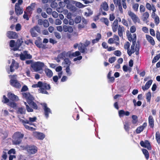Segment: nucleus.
I'll return each instance as SVG.
<instances>
[{
	"mask_svg": "<svg viewBox=\"0 0 160 160\" xmlns=\"http://www.w3.org/2000/svg\"><path fill=\"white\" fill-rule=\"evenodd\" d=\"M67 53L65 52H63L58 54L57 56L58 59H64L65 58Z\"/></svg>",
	"mask_w": 160,
	"mask_h": 160,
	"instance_id": "c756f323",
	"label": "nucleus"
},
{
	"mask_svg": "<svg viewBox=\"0 0 160 160\" xmlns=\"http://www.w3.org/2000/svg\"><path fill=\"white\" fill-rule=\"evenodd\" d=\"M124 30V27L119 25L118 28V33L119 36L121 37L123 36V31Z\"/></svg>",
	"mask_w": 160,
	"mask_h": 160,
	"instance_id": "a878e982",
	"label": "nucleus"
},
{
	"mask_svg": "<svg viewBox=\"0 0 160 160\" xmlns=\"http://www.w3.org/2000/svg\"><path fill=\"white\" fill-rule=\"evenodd\" d=\"M22 94L23 98H25L27 102L33 109L37 110L38 107L36 103L34 102V97L29 92H22Z\"/></svg>",
	"mask_w": 160,
	"mask_h": 160,
	"instance_id": "f03ea898",
	"label": "nucleus"
},
{
	"mask_svg": "<svg viewBox=\"0 0 160 160\" xmlns=\"http://www.w3.org/2000/svg\"><path fill=\"white\" fill-rule=\"evenodd\" d=\"M43 24L44 27H48L49 26V23L47 19H45L43 21Z\"/></svg>",
	"mask_w": 160,
	"mask_h": 160,
	"instance_id": "09e8293b",
	"label": "nucleus"
},
{
	"mask_svg": "<svg viewBox=\"0 0 160 160\" xmlns=\"http://www.w3.org/2000/svg\"><path fill=\"white\" fill-rule=\"evenodd\" d=\"M24 134L19 132H15L12 136V143L14 145H18L22 142Z\"/></svg>",
	"mask_w": 160,
	"mask_h": 160,
	"instance_id": "20e7f679",
	"label": "nucleus"
},
{
	"mask_svg": "<svg viewBox=\"0 0 160 160\" xmlns=\"http://www.w3.org/2000/svg\"><path fill=\"white\" fill-rule=\"evenodd\" d=\"M90 42L88 40H86L85 43H80V45L78 46V50L82 53H87L88 50L86 48L90 44Z\"/></svg>",
	"mask_w": 160,
	"mask_h": 160,
	"instance_id": "423d86ee",
	"label": "nucleus"
},
{
	"mask_svg": "<svg viewBox=\"0 0 160 160\" xmlns=\"http://www.w3.org/2000/svg\"><path fill=\"white\" fill-rule=\"evenodd\" d=\"M58 6L57 3L54 1L52 2L51 4V6L52 8H55L57 7Z\"/></svg>",
	"mask_w": 160,
	"mask_h": 160,
	"instance_id": "864d4df0",
	"label": "nucleus"
},
{
	"mask_svg": "<svg viewBox=\"0 0 160 160\" xmlns=\"http://www.w3.org/2000/svg\"><path fill=\"white\" fill-rule=\"evenodd\" d=\"M144 129L141 126L138 127L136 130L137 134H139L142 132Z\"/></svg>",
	"mask_w": 160,
	"mask_h": 160,
	"instance_id": "c03bdc74",
	"label": "nucleus"
},
{
	"mask_svg": "<svg viewBox=\"0 0 160 160\" xmlns=\"http://www.w3.org/2000/svg\"><path fill=\"white\" fill-rule=\"evenodd\" d=\"M156 139L158 143H160V133L159 131H157L156 133Z\"/></svg>",
	"mask_w": 160,
	"mask_h": 160,
	"instance_id": "e433bc0d",
	"label": "nucleus"
},
{
	"mask_svg": "<svg viewBox=\"0 0 160 160\" xmlns=\"http://www.w3.org/2000/svg\"><path fill=\"white\" fill-rule=\"evenodd\" d=\"M7 152L3 151L2 152V158L4 160H6L7 158Z\"/></svg>",
	"mask_w": 160,
	"mask_h": 160,
	"instance_id": "5fc2aeb1",
	"label": "nucleus"
},
{
	"mask_svg": "<svg viewBox=\"0 0 160 160\" xmlns=\"http://www.w3.org/2000/svg\"><path fill=\"white\" fill-rule=\"evenodd\" d=\"M3 99L4 100H2V102L3 103H6L9 102V99L7 98L5 95L3 96Z\"/></svg>",
	"mask_w": 160,
	"mask_h": 160,
	"instance_id": "3c124183",
	"label": "nucleus"
},
{
	"mask_svg": "<svg viewBox=\"0 0 160 160\" xmlns=\"http://www.w3.org/2000/svg\"><path fill=\"white\" fill-rule=\"evenodd\" d=\"M146 38L148 42L152 45L154 46L155 44V42L153 38L149 35L146 34Z\"/></svg>",
	"mask_w": 160,
	"mask_h": 160,
	"instance_id": "5701e85b",
	"label": "nucleus"
},
{
	"mask_svg": "<svg viewBox=\"0 0 160 160\" xmlns=\"http://www.w3.org/2000/svg\"><path fill=\"white\" fill-rule=\"evenodd\" d=\"M100 20L106 26H108L109 25V22L108 18H102Z\"/></svg>",
	"mask_w": 160,
	"mask_h": 160,
	"instance_id": "473e14b6",
	"label": "nucleus"
},
{
	"mask_svg": "<svg viewBox=\"0 0 160 160\" xmlns=\"http://www.w3.org/2000/svg\"><path fill=\"white\" fill-rule=\"evenodd\" d=\"M140 144L142 147L146 148L148 150H151L152 149L150 143L148 140H145L144 142L143 141H141Z\"/></svg>",
	"mask_w": 160,
	"mask_h": 160,
	"instance_id": "9b49d317",
	"label": "nucleus"
},
{
	"mask_svg": "<svg viewBox=\"0 0 160 160\" xmlns=\"http://www.w3.org/2000/svg\"><path fill=\"white\" fill-rule=\"evenodd\" d=\"M128 14L134 23H136L137 22H140V19L133 12L131 11H129Z\"/></svg>",
	"mask_w": 160,
	"mask_h": 160,
	"instance_id": "ddd939ff",
	"label": "nucleus"
},
{
	"mask_svg": "<svg viewBox=\"0 0 160 160\" xmlns=\"http://www.w3.org/2000/svg\"><path fill=\"white\" fill-rule=\"evenodd\" d=\"M115 18V17L114 13L110 14L109 19L111 21H112L114 20Z\"/></svg>",
	"mask_w": 160,
	"mask_h": 160,
	"instance_id": "052dcab7",
	"label": "nucleus"
},
{
	"mask_svg": "<svg viewBox=\"0 0 160 160\" xmlns=\"http://www.w3.org/2000/svg\"><path fill=\"white\" fill-rule=\"evenodd\" d=\"M139 4L138 3H135L132 6V8L135 11H137L138 9Z\"/></svg>",
	"mask_w": 160,
	"mask_h": 160,
	"instance_id": "4d7b16f0",
	"label": "nucleus"
},
{
	"mask_svg": "<svg viewBox=\"0 0 160 160\" xmlns=\"http://www.w3.org/2000/svg\"><path fill=\"white\" fill-rule=\"evenodd\" d=\"M44 65L43 63L37 62L32 64L31 66L34 71L37 72L41 70Z\"/></svg>",
	"mask_w": 160,
	"mask_h": 160,
	"instance_id": "6e6552de",
	"label": "nucleus"
},
{
	"mask_svg": "<svg viewBox=\"0 0 160 160\" xmlns=\"http://www.w3.org/2000/svg\"><path fill=\"white\" fill-rule=\"evenodd\" d=\"M128 40L131 42L132 41V44L131 46V49L128 50L127 53L129 56H131L132 54L135 52L136 55H138L139 53V51L140 48L139 41H138L136 43L137 40V36L135 33L132 34V37L131 33H129L128 34L127 33Z\"/></svg>",
	"mask_w": 160,
	"mask_h": 160,
	"instance_id": "f257e3e1",
	"label": "nucleus"
},
{
	"mask_svg": "<svg viewBox=\"0 0 160 160\" xmlns=\"http://www.w3.org/2000/svg\"><path fill=\"white\" fill-rule=\"evenodd\" d=\"M132 122L133 124H136L137 123L138 121V117L135 115H133L132 116Z\"/></svg>",
	"mask_w": 160,
	"mask_h": 160,
	"instance_id": "72a5a7b5",
	"label": "nucleus"
},
{
	"mask_svg": "<svg viewBox=\"0 0 160 160\" xmlns=\"http://www.w3.org/2000/svg\"><path fill=\"white\" fill-rule=\"evenodd\" d=\"M28 119L29 120L27 119L23 120L20 119V121L22 122L24 127L26 129L31 131H35L36 129L35 128L32 127H31L26 125V124H29L30 125H34V124L32 123V122L36 121L37 119V118L36 117H34L33 118L29 117Z\"/></svg>",
	"mask_w": 160,
	"mask_h": 160,
	"instance_id": "7ed1b4c3",
	"label": "nucleus"
},
{
	"mask_svg": "<svg viewBox=\"0 0 160 160\" xmlns=\"http://www.w3.org/2000/svg\"><path fill=\"white\" fill-rule=\"evenodd\" d=\"M113 1L114 4L116 7L119 4H121V0H113Z\"/></svg>",
	"mask_w": 160,
	"mask_h": 160,
	"instance_id": "680f3d73",
	"label": "nucleus"
},
{
	"mask_svg": "<svg viewBox=\"0 0 160 160\" xmlns=\"http://www.w3.org/2000/svg\"><path fill=\"white\" fill-rule=\"evenodd\" d=\"M122 22L124 25L126 26L127 27H128V22L125 19L123 18L122 19Z\"/></svg>",
	"mask_w": 160,
	"mask_h": 160,
	"instance_id": "0e129e2a",
	"label": "nucleus"
},
{
	"mask_svg": "<svg viewBox=\"0 0 160 160\" xmlns=\"http://www.w3.org/2000/svg\"><path fill=\"white\" fill-rule=\"evenodd\" d=\"M65 70L68 75H70L71 74L72 72L70 71V66H67V67H66Z\"/></svg>",
	"mask_w": 160,
	"mask_h": 160,
	"instance_id": "8fccbe9b",
	"label": "nucleus"
},
{
	"mask_svg": "<svg viewBox=\"0 0 160 160\" xmlns=\"http://www.w3.org/2000/svg\"><path fill=\"white\" fill-rule=\"evenodd\" d=\"M26 111V110L23 107H21L18 108V113H19L21 114H25Z\"/></svg>",
	"mask_w": 160,
	"mask_h": 160,
	"instance_id": "37998d69",
	"label": "nucleus"
},
{
	"mask_svg": "<svg viewBox=\"0 0 160 160\" xmlns=\"http://www.w3.org/2000/svg\"><path fill=\"white\" fill-rule=\"evenodd\" d=\"M116 60V58L114 57H112L109 58L108 61L110 63H113Z\"/></svg>",
	"mask_w": 160,
	"mask_h": 160,
	"instance_id": "6e6d98bb",
	"label": "nucleus"
},
{
	"mask_svg": "<svg viewBox=\"0 0 160 160\" xmlns=\"http://www.w3.org/2000/svg\"><path fill=\"white\" fill-rule=\"evenodd\" d=\"M81 20V18L80 16L76 17L74 19V22L76 23H78Z\"/></svg>",
	"mask_w": 160,
	"mask_h": 160,
	"instance_id": "de8ad7c7",
	"label": "nucleus"
},
{
	"mask_svg": "<svg viewBox=\"0 0 160 160\" xmlns=\"http://www.w3.org/2000/svg\"><path fill=\"white\" fill-rule=\"evenodd\" d=\"M13 62V64L12 65V66L13 67H15V68L16 69H17L19 68V64L18 63L16 62L13 59L12 60V63Z\"/></svg>",
	"mask_w": 160,
	"mask_h": 160,
	"instance_id": "a18cd8bd",
	"label": "nucleus"
},
{
	"mask_svg": "<svg viewBox=\"0 0 160 160\" xmlns=\"http://www.w3.org/2000/svg\"><path fill=\"white\" fill-rule=\"evenodd\" d=\"M41 39L38 37V40H37L35 41V44L38 48H42L43 49H46L47 48L46 45L43 44L41 41Z\"/></svg>",
	"mask_w": 160,
	"mask_h": 160,
	"instance_id": "f8f14e48",
	"label": "nucleus"
},
{
	"mask_svg": "<svg viewBox=\"0 0 160 160\" xmlns=\"http://www.w3.org/2000/svg\"><path fill=\"white\" fill-rule=\"evenodd\" d=\"M24 103L26 106V109L27 111L28 112H33V110L32 108L30 107L27 104L26 102H24Z\"/></svg>",
	"mask_w": 160,
	"mask_h": 160,
	"instance_id": "a19ab883",
	"label": "nucleus"
},
{
	"mask_svg": "<svg viewBox=\"0 0 160 160\" xmlns=\"http://www.w3.org/2000/svg\"><path fill=\"white\" fill-rule=\"evenodd\" d=\"M114 54L117 56L119 57L121 55V52L119 50H116L114 51Z\"/></svg>",
	"mask_w": 160,
	"mask_h": 160,
	"instance_id": "774afa93",
	"label": "nucleus"
},
{
	"mask_svg": "<svg viewBox=\"0 0 160 160\" xmlns=\"http://www.w3.org/2000/svg\"><path fill=\"white\" fill-rule=\"evenodd\" d=\"M149 17V14L148 12H146L143 13L142 15V19L143 21H146Z\"/></svg>",
	"mask_w": 160,
	"mask_h": 160,
	"instance_id": "cd10ccee",
	"label": "nucleus"
},
{
	"mask_svg": "<svg viewBox=\"0 0 160 160\" xmlns=\"http://www.w3.org/2000/svg\"><path fill=\"white\" fill-rule=\"evenodd\" d=\"M45 72L46 76L49 78H51L53 75V72L52 71L48 68H46Z\"/></svg>",
	"mask_w": 160,
	"mask_h": 160,
	"instance_id": "bb28decb",
	"label": "nucleus"
},
{
	"mask_svg": "<svg viewBox=\"0 0 160 160\" xmlns=\"http://www.w3.org/2000/svg\"><path fill=\"white\" fill-rule=\"evenodd\" d=\"M152 80H150L148 81L145 84L144 86L142 87V89L143 91L148 89L150 87L152 82Z\"/></svg>",
	"mask_w": 160,
	"mask_h": 160,
	"instance_id": "412c9836",
	"label": "nucleus"
},
{
	"mask_svg": "<svg viewBox=\"0 0 160 160\" xmlns=\"http://www.w3.org/2000/svg\"><path fill=\"white\" fill-rule=\"evenodd\" d=\"M145 11V8L144 6L142 5H141L140 7V11L141 12H144Z\"/></svg>",
	"mask_w": 160,
	"mask_h": 160,
	"instance_id": "69168bd1",
	"label": "nucleus"
},
{
	"mask_svg": "<svg viewBox=\"0 0 160 160\" xmlns=\"http://www.w3.org/2000/svg\"><path fill=\"white\" fill-rule=\"evenodd\" d=\"M7 35L10 39H16L18 36L16 32L12 31H8Z\"/></svg>",
	"mask_w": 160,
	"mask_h": 160,
	"instance_id": "2eb2a0df",
	"label": "nucleus"
},
{
	"mask_svg": "<svg viewBox=\"0 0 160 160\" xmlns=\"http://www.w3.org/2000/svg\"><path fill=\"white\" fill-rule=\"evenodd\" d=\"M63 63L66 65V66H64V67H66L67 66H70L71 64V62L68 58H65L64 59V61L63 62Z\"/></svg>",
	"mask_w": 160,
	"mask_h": 160,
	"instance_id": "7c9ffc66",
	"label": "nucleus"
},
{
	"mask_svg": "<svg viewBox=\"0 0 160 160\" xmlns=\"http://www.w3.org/2000/svg\"><path fill=\"white\" fill-rule=\"evenodd\" d=\"M7 96L9 99L12 101H17L19 100L18 97L12 92H8Z\"/></svg>",
	"mask_w": 160,
	"mask_h": 160,
	"instance_id": "dca6fc26",
	"label": "nucleus"
},
{
	"mask_svg": "<svg viewBox=\"0 0 160 160\" xmlns=\"http://www.w3.org/2000/svg\"><path fill=\"white\" fill-rule=\"evenodd\" d=\"M130 46V44L129 42H127L124 45V48L128 50H129V47Z\"/></svg>",
	"mask_w": 160,
	"mask_h": 160,
	"instance_id": "603ef678",
	"label": "nucleus"
},
{
	"mask_svg": "<svg viewBox=\"0 0 160 160\" xmlns=\"http://www.w3.org/2000/svg\"><path fill=\"white\" fill-rule=\"evenodd\" d=\"M124 128L127 132H128L130 128L128 122H125L124 125Z\"/></svg>",
	"mask_w": 160,
	"mask_h": 160,
	"instance_id": "f704fd0d",
	"label": "nucleus"
},
{
	"mask_svg": "<svg viewBox=\"0 0 160 160\" xmlns=\"http://www.w3.org/2000/svg\"><path fill=\"white\" fill-rule=\"evenodd\" d=\"M43 109L44 110V114L45 117L48 118L49 117V113H51V111L50 109L48 108L46 103L43 105Z\"/></svg>",
	"mask_w": 160,
	"mask_h": 160,
	"instance_id": "f3484780",
	"label": "nucleus"
},
{
	"mask_svg": "<svg viewBox=\"0 0 160 160\" xmlns=\"http://www.w3.org/2000/svg\"><path fill=\"white\" fill-rule=\"evenodd\" d=\"M148 123L149 126L151 128H153L154 126V120L152 116H149L148 117Z\"/></svg>",
	"mask_w": 160,
	"mask_h": 160,
	"instance_id": "b1692460",
	"label": "nucleus"
},
{
	"mask_svg": "<svg viewBox=\"0 0 160 160\" xmlns=\"http://www.w3.org/2000/svg\"><path fill=\"white\" fill-rule=\"evenodd\" d=\"M32 58V56L30 54H28L27 51H24L23 53H21L20 54V58L22 60H24L26 59H31Z\"/></svg>",
	"mask_w": 160,
	"mask_h": 160,
	"instance_id": "9d476101",
	"label": "nucleus"
},
{
	"mask_svg": "<svg viewBox=\"0 0 160 160\" xmlns=\"http://www.w3.org/2000/svg\"><path fill=\"white\" fill-rule=\"evenodd\" d=\"M160 58V53L157 54L153 58L152 61V63H155Z\"/></svg>",
	"mask_w": 160,
	"mask_h": 160,
	"instance_id": "4c0bfd02",
	"label": "nucleus"
},
{
	"mask_svg": "<svg viewBox=\"0 0 160 160\" xmlns=\"http://www.w3.org/2000/svg\"><path fill=\"white\" fill-rule=\"evenodd\" d=\"M136 31V28L134 26H132L130 29V32L132 33H133L135 32Z\"/></svg>",
	"mask_w": 160,
	"mask_h": 160,
	"instance_id": "338daca9",
	"label": "nucleus"
},
{
	"mask_svg": "<svg viewBox=\"0 0 160 160\" xmlns=\"http://www.w3.org/2000/svg\"><path fill=\"white\" fill-rule=\"evenodd\" d=\"M21 147L22 150H26L28 153L30 154H34L38 151L37 147L33 145H27L26 146H21Z\"/></svg>",
	"mask_w": 160,
	"mask_h": 160,
	"instance_id": "39448f33",
	"label": "nucleus"
},
{
	"mask_svg": "<svg viewBox=\"0 0 160 160\" xmlns=\"http://www.w3.org/2000/svg\"><path fill=\"white\" fill-rule=\"evenodd\" d=\"M42 82L39 81L38 82L37 84H33L32 86V87L33 88H41V87Z\"/></svg>",
	"mask_w": 160,
	"mask_h": 160,
	"instance_id": "79ce46f5",
	"label": "nucleus"
},
{
	"mask_svg": "<svg viewBox=\"0 0 160 160\" xmlns=\"http://www.w3.org/2000/svg\"><path fill=\"white\" fill-rule=\"evenodd\" d=\"M15 11L16 14L19 16L22 14L23 13L22 8L20 7V6H18L16 5L15 6Z\"/></svg>",
	"mask_w": 160,
	"mask_h": 160,
	"instance_id": "a211bd4d",
	"label": "nucleus"
},
{
	"mask_svg": "<svg viewBox=\"0 0 160 160\" xmlns=\"http://www.w3.org/2000/svg\"><path fill=\"white\" fill-rule=\"evenodd\" d=\"M2 134L3 135L2 138L3 139H5L8 136V132L7 130H5L2 132Z\"/></svg>",
	"mask_w": 160,
	"mask_h": 160,
	"instance_id": "ea45409f",
	"label": "nucleus"
},
{
	"mask_svg": "<svg viewBox=\"0 0 160 160\" xmlns=\"http://www.w3.org/2000/svg\"><path fill=\"white\" fill-rule=\"evenodd\" d=\"M100 10H103L105 11H107L108 10V5L106 2L104 1L102 2L100 5Z\"/></svg>",
	"mask_w": 160,
	"mask_h": 160,
	"instance_id": "6ab92c4d",
	"label": "nucleus"
},
{
	"mask_svg": "<svg viewBox=\"0 0 160 160\" xmlns=\"http://www.w3.org/2000/svg\"><path fill=\"white\" fill-rule=\"evenodd\" d=\"M155 23L156 25H157L159 23V18L158 16H156L154 19Z\"/></svg>",
	"mask_w": 160,
	"mask_h": 160,
	"instance_id": "13d9d810",
	"label": "nucleus"
},
{
	"mask_svg": "<svg viewBox=\"0 0 160 160\" xmlns=\"http://www.w3.org/2000/svg\"><path fill=\"white\" fill-rule=\"evenodd\" d=\"M36 137L38 139L42 140L45 138V135L42 133L37 132Z\"/></svg>",
	"mask_w": 160,
	"mask_h": 160,
	"instance_id": "393cba45",
	"label": "nucleus"
},
{
	"mask_svg": "<svg viewBox=\"0 0 160 160\" xmlns=\"http://www.w3.org/2000/svg\"><path fill=\"white\" fill-rule=\"evenodd\" d=\"M40 33L41 32V29L40 27L36 25L31 28L30 30V32L31 36L32 37H37L38 35L36 32Z\"/></svg>",
	"mask_w": 160,
	"mask_h": 160,
	"instance_id": "1a4fd4ad",
	"label": "nucleus"
},
{
	"mask_svg": "<svg viewBox=\"0 0 160 160\" xmlns=\"http://www.w3.org/2000/svg\"><path fill=\"white\" fill-rule=\"evenodd\" d=\"M80 52L79 51H76L75 52L72 53V56L73 57H75L77 56H79L81 54Z\"/></svg>",
	"mask_w": 160,
	"mask_h": 160,
	"instance_id": "bf43d9fd",
	"label": "nucleus"
},
{
	"mask_svg": "<svg viewBox=\"0 0 160 160\" xmlns=\"http://www.w3.org/2000/svg\"><path fill=\"white\" fill-rule=\"evenodd\" d=\"M10 84L12 87L17 88H19L21 87V84L16 80H10Z\"/></svg>",
	"mask_w": 160,
	"mask_h": 160,
	"instance_id": "4468645a",
	"label": "nucleus"
},
{
	"mask_svg": "<svg viewBox=\"0 0 160 160\" xmlns=\"http://www.w3.org/2000/svg\"><path fill=\"white\" fill-rule=\"evenodd\" d=\"M21 28V26L20 24L18 23L16 25L15 29L16 31H20Z\"/></svg>",
	"mask_w": 160,
	"mask_h": 160,
	"instance_id": "e2e57ef3",
	"label": "nucleus"
},
{
	"mask_svg": "<svg viewBox=\"0 0 160 160\" xmlns=\"http://www.w3.org/2000/svg\"><path fill=\"white\" fill-rule=\"evenodd\" d=\"M142 151L144 155L146 158L147 159H148L149 157V154L148 151L145 149H142Z\"/></svg>",
	"mask_w": 160,
	"mask_h": 160,
	"instance_id": "c85d7f7f",
	"label": "nucleus"
},
{
	"mask_svg": "<svg viewBox=\"0 0 160 160\" xmlns=\"http://www.w3.org/2000/svg\"><path fill=\"white\" fill-rule=\"evenodd\" d=\"M146 8L148 10L151 11L152 10L153 13H155V12L156 11V9L155 6L152 5V6L149 3H147L146 4Z\"/></svg>",
	"mask_w": 160,
	"mask_h": 160,
	"instance_id": "4be33fe9",
	"label": "nucleus"
},
{
	"mask_svg": "<svg viewBox=\"0 0 160 160\" xmlns=\"http://www.w3.org/2000/svg\"><path fill=\"white\" fill-rule=\"evenodd\" d=\"M23 42L22 39H19L17 40L16 43V46H18V48H19L22 45Z\"/></svg>",
	"mask_w": 160,
	"mask_h": 160,
	"instance_id": "58836bf2",
	"label": "nucleus"
},
{
	"mask_svg": "<svg viewBox=\"0 0 160 160\" xmlns=\"http://www.w3.org/2000/svg\"><path fill=\"white\" fill-rule=\"evenodd\" d=\"M151 98V94L150 92H148L146 94V99L148 102H150Z\"/></svg>",
	"mask_w": 160,
	"mask_h": 160,
	"instance_id": "49530a36",
	"label": "nucleus"
},
{
	"mask_svg": "<svg viewBox=\"0 0 160 160\" xmlns=\"http://www.w3.org/2000/svg\"><path fill=\"white\" fill-rule=\"evenodd\" d=\"M130 114V112L129 111H125L123 110H121L118 111V115L120 117H122L124 115L128 116Z\"/></svg>",
	"mask_w": 160,
	"mask_h": 160,
	"instance_id": "aec40b11",
	"label": "nucleus"
},
{
	"mask_svg": "<svg viewBox=\"0 0 160 160\" xmlns=\"http://www.w3.org/2000/svg\"><path fill=\"white\" fill-rule=\"evenodd\" d=\"M35 3H32L30 6H28L26 8V10L28 12H30L33 9V8L35 7Z\"/></svg>",
	"mask_w": 160,
	"mask_h": 160,
	"instance_id": "2f4dec72",
	"label": "nucleus"
},
{
	"mask_svg": "<svg viewBox=\"0 0 160 160\" xmlns=\"http://www.w3.org/2000/svg\"><path fill=\"white\" fill-rule=\"evenodd\" d=\"M41 87L40 88V92L42 93L48 94V93L47 90H49L51 89V86L49 84L42 82Z\"/></svg>",
	"mask_w": 160,
	"mask_h": 160,
	"instance_id": "0eeeda50",
	"label": "nucleus"
},
{
	"mask_svg": "<svg viewBox=\"0 0 160 160\" xmlns=\"http://www.w3.org/2000/svg\"><path fill=\"white\" fill-rule=\"evenodd\" d=\"M8 105L10 107L16 109L17 107V104L15 102H10L8 104Z\"/></svg>",
	"mask_w": 160,
	"mask_h": 160,
	"instance_id": "c9c22d12",
	"label": "nucleus"
}]
</instances>
